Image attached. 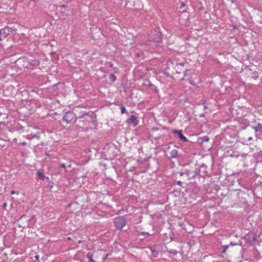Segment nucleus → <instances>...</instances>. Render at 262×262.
Segmentation results:
<instances>
[{
	"label": "nucleus",
	"instance_id": "f257e3e1",
	"mask_svg": "<svg viewBox=\"0 0 262 262\" xmlns=\"http://www.w3.org/2000/svg\"><path fill=\"white\" fill-rule=\"evenodd\" d=\"M126 221L124 216H118L115 219L114 223L116 227L118 229H122L126 224Z\"/></svg>",
	"mask_w": 262,
	"mask_h": 262
},
{
	"label": "nucleus",
	"instance_id": "f03ea898",
	"mask_svg": "<svg viewBox=\"0 0 262 262\" xmlns=\"http://www.w3.org/2000/svg\"><path fill=\"white\" fill-rule=\"evenodd\" d=\"M75 114L71 112H69L66 114L63 117V119L67 122H71L75 119Z\"/></svg>",
	"mask_w": 262,
	"mask_h": 262
},
{
	"label": "nucleus",
	"instance_id": "7ed1b4c3",
	"mask_svg": "<svg viewBox=\"0 0 262 262\" xmlns=\"http://www.w3.org/2000/svg\"><path fill=\"white\" fill-rule=\"evenodd\" d=\"M138 122L139 121L137 119V118L134 115H132L130 117L127 119L126 120V123L128 124H132L134 126L137 125L138 123Z\"/></svg>",
	"mask_w": 262,
	"mask_h": 262
},
{
	"label": "nucleus",
	"instance_id": "20e7f679",
	"mask_svg": "<svg viewBox=\"0 0 262 262\" xmlns=\"http://www.w3.org/2000/svg\"><path fill=\"white\" fill-rule=\"evenodd\" d=\"M173 133L175 134H177L181 140H182L185 142L188 141L187 139L183 135L181 130H174Z\"/></svg>",
	"mask_w": 262,
	"mask_h": 262
},
{
	"label": "nucleus",
	"instance_id": "39448f33",
	"mask_svg": "<svg viewBox=\"0 0 262 262\" xmlns=\"http://www.w3.org/2000/svg\"><path fill=\"white\" fill-rule=\"evenodd\" d=\"M9 28L7 27H6L2 30H0V35L1 37H5L7 36V35L9 34Z\"/></svg>",
	"mask_w": 262,
	"mask_h": 262
},
{
	"label": "nucleus",
	"instance_id": "423d86ee",
	"mask_svg": "<svg viewBox=\"0 0 262 262\" xmlns=\"http://www.w3.org/2000/svg\"><path fill=\"white\" fill-rule=\"evenodd\" d=\"M255 132L262 131V124L258 123L256 126L253 127Z\"/></svg>",
	"mask_w": 262,
	"mask_h": 262
},
{
	"label": "nucleus",
	"instance_id": "0eeeda50",
	"mask_svg": "<svg viewBox=\"0 0 262 262\" xmlns=\"http://www.w3.org/2000/svg\"><path fill=\"white\" fill-rule=\"evenodd\" d=\"M37 176H38V178L42 180H43L45 178V176L43 174L42 171H41L40 170L38 171Z\"/></svg>",
	"mask_w": 262,
	"mask_h": 262
},
{
	"label": "nucleus",
	"instance_id": "6e6552de",
	"mask_svg": "<svg viewBox=\"0 0 262 262\" xmlns=\"http://www.w3.org/2000/svg\"><path fill=\"white\" fill-rule=\"evenodd\" d=\"M178 155V151L176 149L172 150L170 152V156L172 158H176Z\"/></svg>",
	"mask_w": 262,
	"mask_h": 262
},
{
	"label": "nucleus",
	"instance_id": "1a4fd4ad",
	"mask_svg": "<svg viewBox=\"0 0 262 262\" xmlns=\"http://www.w3.org/2000/svg\"><path fill=\"white\" fill-rule=\"evenodd\" d=\"M255 134H256V137L257 139L262 140V131L255 132Z\"/></svg>",
	"mask_w": 262,
	"mask_h": 262
},
{
	"label": "nucleus",
	"instance_id": "9d476101",
	"mask_svg": "<svg viewBox=\"0 0 262 262\" xmlns=\"http://www.w3.org/2000/svg\"><path fill=\"white\" fill-rule=\"evenodd\" d=\"M86 257L89 259L90 261L92 262H94V260L93 259V255L91 253H88L86 254Z\"/></svg>",
	"mask_w": 262,
	"mask_h": 262
},
{
	"label": "nucleus",
	"instance_id": "9b49d317",
	"mask_svg": "<svg viewBox=\"0 0 262 262\" xmlns=\"http://www.w3.org/2000/svg\"><path fill=\"white\" fill-rule=\"evenodd\" d=\"M157 35H158V37H157L156 40H154V41L155 42L158 43V42H159L161 41V38L160 37V34H157Z\"/></svg>",
	"mask_w": 262,
	"mask_h": 262
},
{
	"label": "nucleus",
	"instance_id": "f8f14e48",
	"mask_svg": "<svg viewBox=\"0 0 262 262\" xmlns=\"http://www.w3.org/2000/svg\"><path fill=\"white\" fill-rule=\"evenodd\" d=\"M228 248V245H225L223 246V252H225Z\"/></svg>",
	"mask_w": 262,
	"mask_h": 262
},
{
	"label": "nucleus",
	"instance_id": "ddd939ff",
	"mask_svg": "<svg viewBox=\"0 0 262 262\" xmlns=\"http://www.w3.org/2000/svg\"><path fill=\"white\" fill-rule=\"evenodd\" d=\"M121 112L122 114L125 113L126 112V108L123 106L121 107Z\"/></svg>",
	"mask_w": 262,
	"mask_h": 262
},
{
	"label": "nucleus",
	"instance_id": "4468645a",
	"mask_svg": "<svg viewBox=\"0 0 262 262\" xmlns=\"http://www.w3.org/2000/svg\"><path fill=\"white\" fill-rule=\"evenodd\" d=\"M33 138H36L37 139H39V136L36 134H33L32 135L31 139H33Z\"/></svg>",
	"mask_w": 262,
	"mask_h": 262
},
{
	"label": "nucleus",
	"instance_id": "2eb2a0df",
	"mask_svg": "<svg viewBox=\"0 0 262 262\" xmlns=\"http://www.w3.org/2000/svg\"><path fill=\"white\" fill-rule=\"evenodd\" d=\"M141 234L144 235V236H148L149 235L148 233L145 232H142L141 233Z\"/></svg>",
	"mask_w": 262,
	"mask_h": 262
},
{
	"label": "nucleus",
	"instance_id": "dca6fc26",
	"mask_svg": "<svg viewBox=\"0 0 262 262\" xmlns=\"http://www.w3.org/2000/svg\"><path fill=\"white\" fill-rule=\"evenodd\" d=\"M203 141L205 142H207L209 141V138L207 136H205L203 137Z\"/></svg>",
	"mask_w": 262,
	"mask_h": 262
},
{
	"label": "nucleus",
	"instance_id": "f3484780",
	"mask_svg": "<svg viewBox=\"0 0 262 262\" xmlns=\"http://www.w3.org/2000/svg\"><path fill=\"white\" fill-rule=\"evenodd\" d=\"M11 194H18V192H17V191H14V190H12V191H11Z\"/></svg>",
	"mask_w": 262,
	"mask_h": 262
},
{
	"label": "nucleus",
	"instance_id": "a211bd4d",
	"mask_svg": "<svg viewBox=\"0 0 262 262\" xmlns=\"http://www.w3.org/2000/svg\"><path fill=\"white\" fill-rule=\"evenodd\" d=\"M111 79L113 80V81H115L116 80V77L114 75H112L111 76Z\"/></svg>",
	"mask_w": 262,
	"mask_h": 262
},
{
	"label": "nucleus",
	"instance_id": "6ab92c4d",
	"mask_svg": "<svg viewBox=\"0 0 262 262\" xmlns=\"http://www.w3.org/2000/svg\"><path fill=\"white\" fill-rule=\"evenodd\" d=\"M35 258L37 259V260H38L39 259V256L38 255H36L35 256Z\"/></svg>",
	"mask_w": 262,
	"mask_h": 262
},
{
	"label": "nucleus",
	"instance_id": "aec40b11",
	"mask_svg": "<svg viewBox=\"0 0 262 262\" xmlns=\"http://www.w3.org/2000/svg\"><path fill=\"white\" fill-rule=\"evenodd\" d=\"M252 140V138L251 137H250L248 138V141H251Z\"/></svg>",
	"mask_w": 262,
	"mask_h": 262
},
{
	"label": "nucleus",
	"instance_id": "412c9836",
	"mask_svg": "<svg viewBox=\"0 0 262 262\" xmlns=\"http://www.w3.org/2000/svg\"><path fill=\"white\" fill-rule=\"evenodd\" d=\"M6 206H7V203H4V204H3V207L5 208H6Z\"/></svg>",
	"mask_w": 262,
	"mask_h": 262
},
{
	"label": "nucleus",
	"instance_id": "4be33fe9",
	"mask_svg": "<svg viewBox=\"0 0 262 262\" xmlns=\"http://www.w3.org/2000/svg\"><path fill=\"white\" fill-rule=\"evenodd\" d=\"M177 184L179 185H180L181 184V181H178L177 182Z\"/></svg>",
	"mask_w": 262,
	"mask_h": 262
},
{
	"label": "nucleus",
	"instance_id": "5701e85b",
	"mask_svg": "<svg viewBox=\"0 0 262 262\" xmlns=\"http://www.w3.org/2000/svg\"><path fill=\"white\" fill-rule=\"evenodd\" d=\"M62 167L63 168H65L66 167V165L64 164H62V165H61Z\"/></svg>",
	"mask_w": 262,
	"mask_h": 262
},
{
	"label": "nucleus",
	"instance_id": "b1692460",
	"mask_svg": "<svg viewBox=\"0 0 262 262\" xmlns=\"http://www.w3.org/2000/svg\"><path fill=\"white\" fill-rule=\"evenodd\" d=\"M22 144L24 145H25V144H26V143H25V142H23V143H22Z\"/></svg>",
	"mask_w": 262,
	"mask_h": 262
},
{
	"label": "nucleus",
	"instance_id": "393cba45",
	"mask_svg": "<svg viewBox=\"0 0 262 262\" xmlns=\"http://www.w3.org/2000/svg\"><path fill=\"white\" fill-rule=\"evenodd\" d=\"M231 244V245H235V244H233V243H231V244Z\"/></svg>",
	"mask_w": 262,
	"mask_h": 262
},
{
	"label": "nucleus",
	"instance_id": "a878e982",
	"mask_svg": "<svg viewBox=\"0 0 262 262\" xmlns=\"http://www.w3.org/2000/svg\"><path fill=\"white\" fill-rule=\"evenodd\" d=\"M184 6V4H182V6Z\"/></svg>",
	"mask_w": 262,
	"mask_h": 262
}]
</instances>
